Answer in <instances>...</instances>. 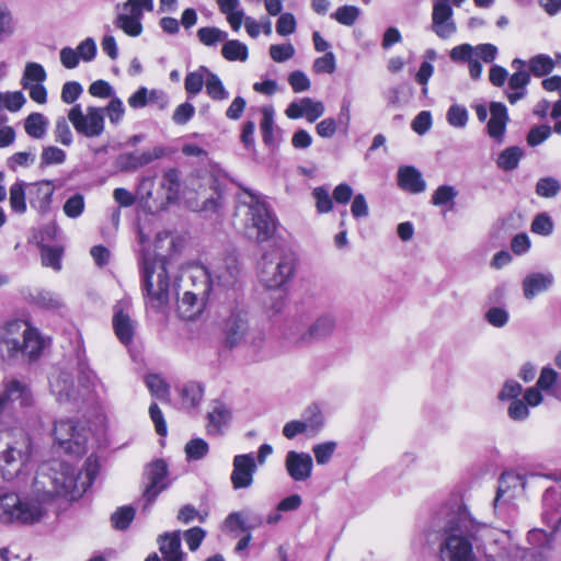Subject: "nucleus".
Returning <instances> with one entry per match:
<instances>
[{
    "label": "nucleus",
    "mask_w": 561,
    "mask_h": 561,
    "mask_svg": "<svg viewBox=\"0 0 561 561\" xmlns=\"http://www.w3.org/2000/svg\"><path fill=\"white\" fill-rule=\"evenodd\" d=\"M55 140L64 146H70L73 141V135L67 118L60 116L56 119L54 129Z\"/></svg>",
    "instance_id": "5fc2aeb1"
},
{
    "label": "nucleus",
    "mask_w": 561,
    "mask_h": 561,
    "mask_svg": "<svg viewBox=\"0 0 561 561\" xmlns=\"http://www.w3.org/2000/svg\"><path fill=\"white\" fill-rule=\"evenodd\" d=\"M559 379L558 373L549 367L541 369L539 378L537 380V387L540 390L554 393V386H557Z\"/></svg>",
    "instance_id": "bf43d9fd"
},
{
    "label": "nucleus",
    "mask_w": 561,
    "mask_h": 561,
    "mask_svg": "<svg viewBox=\"0 0 561 561\" xmlns=\"http://www.w3.org/2000/svg\"><path fill=\"white\" fill-rule=\"evenodd\" d=\"M165 265L163 254L144 252L141 272L147 304L157 310L165 308L173 296V287Z\"/></svg>",
    "instance_id": "20e7f679"
},
{
    "label": "nucleus",
    "mask_w": 561,
    "mask_h": 561,
    "mask_svg": "<svg viewBox=\"0 0 561 561\" xmlns=\"http://www.w3.org/2000/svg\"><path fill=\"white\" fill-rule=\"evenodd\" d=\"M450 4L451 0H433L432 31L442 39L451 37L457 31Z\"/></svg>",
    "instance_id": "4468645a"
},
{
    "label": "nucleus",
    "mask_w": 561,
    "mask_h": 561,
    "mask_svg": "<svg viewBox=\"0 0 561 561\" xmlns=\"http://www.w3.org/2000/svg\"><path fill=\"white\" fill-rule=\"evenodd\" d=\"M205 88L207 95L215 101H225L229 96V93L220 78L210 70L208 72Z\"/></svg>",
    "instance_id": "79ce46f5"
},
{
    "label": "nucleus",
    "mask_w": 561,
    "mask_h": 561,
    "mask_svg": "<svg viewBox=\"0 0 561 561\" xmlns=\"http://www.w3.org/2000/svg\"><path fill=\"white\" fill-rule=\"evenodd\" d=\"M359 16V9L354 5H342L333 14V18L343 25L352 26Z\"/></svg>",
    "instance_id": "052dcab7"
},
{
    "label": "nucleus",
    "mask_w": 561,
    "mask_h": 561,
    "mask_svg": "<svg viewBox=\"0 0 561 561\" xmlns=\"http://www.w3.org/2000/svg\"><path fill=\"white\" fill-rule=\"evenodd\" d=\"M54 187L49 181H43L33 185L31 194L35 197L31 199L32 207L36 208L39 213H46L49 209Z\"/></svg>",
    "instance_id": "7c9ffc66"
},
{
    "label": "nucleus",
    "mask_w": 561,
    "mask_h": 561,
    "mask_svg": "<svg viewBox=\"0 0 561 561\" xmlns=\"http://www.w3.org/2000/svg\"><path fill=\"white\" fill-rule=\"evenodd\" d=\"M227 343L230 346H234L245 340L249 333L248 320L245 317L241 314L232 316L227 324Z\"/></svg>",
    "instance_id": "c85d7f7f"
},
{
    "label": "nucleus",
    "mask_w": 561,
    "mask_h": 561,
    "mask_svg": "<svg viewBox=\"0 0 561 561\" xmlns=\"http://www.w3.org/2000/svg\"><path fill=\"white\" fill-rule=\"evenodd\" d=\"M248 54V46L238 39L226 41L221 48L222 57L229 61H245Z\"/></svg>",
    "instance_id": "c9c22d12"
},
{
    "label": "nucleus",
    "mask_w": 561,
    "mask_h": 561,
    "mask_svg": "<svg viewBox=\"0 0 561 561\" xmlns=\"http://www.w3.org/2000/svg\"><path fill=\"white\" fill-rule=\"evenodd\" d=\"M497 55V48L493 44H479L471 46L470 44H461L455 46L450 50V59L453 61H469L472 57H480L484 62H492Z\"/></svg>",
    "instance_id": "a211bd4d"
},
{
    "label": "nucleus",
    "mask_w": 561,
    "mask_h": 561,
    "mask_svg": "<svg viewBox=\"0 0 561 561\" xmlns=\"http://www.w3.org/2000/svg\"><path fill=\"white\" fill-rule=\"evenodd\" d=\"M115 25L119 30H122L126 35L131 36V37L139 36L144 31L141 21H139L135 18H131V16L125 14L124 12H119L117 14L116 20H115Z\"/></svg>",
    "instance_id": "a19ab883"
},
{
    "label": "nucleus",
    "mask_w": 561,
    "mask_h": 561,
    "mask_svg": "<svg viewBox=\"0 0 561 561\" xmlns=\"http://www.w3.org/2000/svg\"><path fill=\"white\" fill-rule=\"evenodd\" d=\"M296 49L293 44H273L270 46V56L275 62H285L294 57Z\"/></svg>",
    "instance_id": "13d9d810"
},
{
    "label": "nucleus",
    "mask_w": 561,
    "mask_h": 561,
    "mask_svg": "<svg viewBox=\"0 0 561 561\" xmlns=\"http://www.w3.org/2000/svg\"><path fill=\"white\" fill-rule=\"evenodd\" d=\"M491 118L488 123V134L490 137L502 141L508 121L507 110L503 103L492 102L490 105Z\"/></svg>",
    "instance_id": "412c9836"
},
{
    "label": "nucleus",
    "mask_w": 561,
    "mask_h": 561,
    "mask_svg": "<svg viewBox=\"0 0 561 561\" xmlns=\"http://www.w3.org/2000/svg\"><path fill=\"white\" fill-rule=\"evenodd\" d=\"M209 69L205 66L198 67L195 71L188 72L184 80V88L188 95L198 94L208 77Z\"/></svg>",
    "instance_id": "f704fd0d"
},
{
    "label": "nucleus",
    "mask_w": 561,
    "mask_h": 561,
    "mask_svg": "<svg viewBox=\"0 0 561 561\" xmlns=\"http://www.w3.org/2000/svg\"><path fill=\"white\" fill-rule=\"evenodd\" d=\"M46 79V71L42 65L36 62H28L25 66L24 75L22 78V87L24 88V83L34 84L42 83Z\"/></svg>",
    "instance_id": "603ef678"
},
{
    "label": "nucleus",
    "mask_w": 561,
    "mask_h": 561,
    "mask_svg": "<svg viewBox=\"0 0 561 561\" xmlns=\"http://www.w3.org/2000/svg\"><path fill=\"white\" fill-rule=\"evenodd\" d=\"M153 0H126L122 7V12L139 21H142L144 12L153 11Z\"/></svg>",
    "instance_id": "ea45409f"
},
{
    "label": "nucleus",
    "mask_w": 561,
    "mask_h": 561,
    "mask_svg": "<svg viewBox=\"0 0 561 561\" xmlns=\"http://www.w3.org/2000/svg\"><path fill=\"white\" fill-rule=\"evenodd\" d=\"M553 221L547 213H540L535 216L530 230L531 232L540 236H550L553 231Z\"/></svg>",
    "instance_id": "6e6d98bb"
},
{
    "label": "nucleus",
    "mask_w": 561,
    "mask_h": 561,
    "mask_svg": "<svg viewBox=\"0 0 561 561\" xmlns=\"http://www.w3.org/2000/svg\"><path fill=\"white\" fill-rule=\"evenodd\" d=\"M61 248L43 245L41 249V257L43 265L46 267H51L55 271H59L61 268Z\"/></svg>",
    "instance_id": "09e8293b"
},
{
    "label": "nucleus",
    "mask_w": 561,
    "mask_h": 561,
    "mask_svg": "<svg viewBox=\"0 0 561 561\" xmlns=\"http://www.w3.org/2000/svg\"><path fill=\"white\" fill-rule=\"evenodd\" d=\"M231 483L236 490L250 488L256 471L253 454L237 455L232 461Z\"/></svg>",
    "instance_id": "2eb2a0df"
},
{
    "label": "nucleus",
    "mask_w": 561,
    "mask_h": 561,
    "mask_svg": "<svg viewBox=\"0 0 561 561\" xmlns=\"http://www.w3.org/2000/svg\"><path fill=\"white\" fill-rule=\"evenodd\" d=\"M398 185L412 194L422 193L426 188L422 173L414 167H401L399 169Z\"/></svg>",
    "instance_id": "5701e85b"
},
{
    "label": "nucleus",
    "mask_w": 561,
    "mask_h": 561,
    "mask_svg": "<svg viewBox=\"0 0 561 561\" xmlns=\"http://www.w3.org/2000/svg\"><path fill=\"white\" fill-rule=\"evenodd\" d=\"M458 196V191L453 185H440L432 194L431 202L434 206L449 205L453 208L454 201Z\"/></svg>",
    "instance_id": "37998d69"
},
{
    "label": "nucleus",
    "mask_w": 561,
    "mask_h": 561,
    "mask_svg": "<svg viewBox=\"0 0 561 561\" xmlns=\"http://www.w3.org/2000/svg\"><path fill=\"white\" fill-rule=\"evenodd\" d=\"M87 469V479L79 482V473L70 465L53 460L43 463L32 484V499H21L16 493L0 495V522L32 524L38 522L44 515V504L49 503L56 496H65L75 500L91 484L90 469Z\"/></svg>",
    "instance_id": "f257e3e1"
},
{
    "label": "nucleus",
    "mask_w": 561,
    "mask_h": 561,
    "mask_svg": "<svg viewBox=\"0 0 561 561\" xmlns=\"http://www.w3.org/2000/svg\"><path fill=\"white\" fill-rule=\"evenodd\" d=\"M35 304L42 309L54 312L60 311L65 308L62 297L49 290L39 291L35 297Z\"/></svg>",
    "instance_id": "e433bc0d"
},
{
    "label": "nucleus",
    "mask_w": 561,
    "mask_h": 561,
    "mask_svg": "<svg viewBox=\"0 0 561 561\" xmlns=\"http://www.w3.org/2000/svg\"><path fill=\"white\" fill-rule=\"evenodd\" d=\"M228 34L213 26L201 27L197 31V37L202 44L205 46H216L218 43L227 39Z\"/></svg>",
    "instance_id": "49530a36"
},
{
    "label": "nucleus",
    "mask_w": 561,
    "mask_h": 561,
    "mask_svg": "<svg viewBox=\"0 0 561 561\" xmlns=\"http://www.w3.org/2000/svg\"><path fill=\"white\" fill-rule=\"evenodd\" d=\"M9 201L13 211L18 214H24L26 211L24 182L19 181L11 185Z\"/></svg>",
    "instance_id": "c03bdc74"
},
{
    "label": "nucleus",
    "mask_w": 561,
    "mask_h": 561,
    "mask_svg": "<svg viewBox=\"0 0 561 561\" xmlns=\"http://www.w3.org/2000/svg\"><path fill=\"white\" fill-rule=\"evenodd\" d=\"M205 299L185 291L178 302V313L184 320L195 319L203 310Z\"/></svg>",
    "instance_id": "cd10ccee"
},
{
    "label": "nucleus",
    "mask_w": 561,
    "mask_h": 561,
    "mask_svg": "<svg viewBox=\"0 0 561 561\" xmlns=\"http://www.w3.org/2000/svg\"><path fill=\"white\" fill-rule=\"evenodd\" d=\"M206 432L209 435L220 436L229 426L232 419L231 409L221 401H213L206 415Z\"/></svg>",
    "instance_id": "6ab92c4d"
},
{
    "label": "nucleus",
    "mask_w": 561,
    "mask_h": 561,
    "mask_svg": "<svg viewBox=\"0 0 561 561\" xmlns=\"http://www.w3.org/2000/svg\"><path fill=\"white\" fill-rule=\"evenodd\" d=\"M296 256L284 244H274L259 263V279L267 289H280L294 276Z\"/></svg>",
    "instance_id": "39448f33"
},
{
    "label": "nucleus",
    "mask_w": 561,
    "mask_h": 561,
    "mask_svg": "<svg viewBox=\"0 0 561 561\" xmlns=\"http://www.w3.org/2000/svg\"><path fill=\"white\" fill-rule=\"evenodd\" d=\"M55 440L64 453L82 456L87 451L88 431L73 420H59L54 426Z\"/></svg>",
    "instance_id": "1a4fd4ad"
},
{
    "label": "nucleus",
    "mask_w": 561,
    "mask_h": 561,
    "mask_svg": "<svg viewBox=\"0 0 561 561\" xmlns=\"http://www.w3.org/2000/svg\"><path fill=\"white\" fill-rule=\"evenodd\" d=\"M44 340L37 329L24 320H11L0 328V356L4 359L37 358Z\"/></svg>",
    "instance_id": "7ed1b4c3"
},
{
    "label": "nucleus",
    "mask_w": 561,
    "mask_h": 561,
    "mask_svg": "<svg viewBox=\"0 0 561 561\" xmlns=\"http://www.w3.org/2000/svg\"><path fill=\"white\" fill-rule=\"evenodd\" d=\"M116 167L119 171L131 172L139 168L145 167L142 164L141 154L139 151L123 153L116 159Z\"/></svg>",
    "instance_id": "de8ad7c7"
},
{
    "label": "nucleus",
    "mask_w": 561,
    "mask_h": 561,
    "mask_svg": "<svg viewBox=\"0 0 561 561\" xmlns=\"http://www.w3.org/2000/svg\"><path fill=\"white\" fill-rule=\"evenodd\" d=\"M304 427H306L307 437H316L324 427L325 420L321 409L311 404L304 411L301 419Z\"/></svg>",
    "instance_id": "bb28decb"
},
{
    "label": "nucleus",
    "mask_w": 561,
    "mask_h": 561,
    "mask_svg": "<svg viewBox=\"0 0 561 561\" xmlns=\"http://www.w3.org/2000/svg\"><path fill=\"white\" fill-rule=\"evenodd\" d=\"M559 191L560 183L553 178H542L536 185V193L546 198L554 197Z\"/></svg>",
    "instance_id": "0e129e2a"
},
{
    "label": "nucleus",
    "mask_w": 561,
    "mask_h": 561,
    "mask_svg": "<svg viewBox=\"0 0 561 561\" xmlns=\"http://www.w3.org/2000/svg\"><path fill=\"white\" fill-rule=\"evenodd\" d=\"M325 112L323 102L311 98H301L291 102L285 110V114L290 119L305 117L309 123L316 122Z\"/></svg>",
    "instance_id": "f3484780"
},
{
    "label": "nucleus",
    "mask_w": 561,
    "mask_h": 561,
    "mask_svg": "<svg viewBox=\"0 0 561 561\" xmlns=\"http://www.w3.org/2000/svg\"><path fill=\"white\" fill-rule=\"evenodd\" d=\"M48 127V119L42 113L30 114L24 122L26 134L34 139L45 137Z\"/></svg>",
    "instance_id": "72a5a7b5"
},
{
    "label": "nucleus",
    "mask_w": 561,
    "mask_h": 561,
    "mask_svg": "<svg viewBox=\"0 0 561 561\" xmlns=\"http://www.w3.org/2000/svg\"><path fill=\"white\" fill-rule=\"evenodd\" d=\"M66 160V152L56 147V146H47L44 147L41 153V164L42 165H53V164H61Z\"/></svg>",
    "instance_id": "4d7b16f0"
},
{
    "label": "nucleus",
    "mask_w": 561,
    "mask_h": 561,
    "mask_svg": "<svg viewBox=\"0 0 561 561\" xmlns=\"http://www.w3.org/2000/svg\"><path fill=\"white\" fill-rule=\"evenodd\" d=\"M158 543L164 561H184L185 553L181 549L180 531L159 536Z\"/></svg>",
    "instance_id": "4be33fe9"
},
{
    "label": "nucleus",
    "mask_w": 561,
    "mask_h": 561,
    "mask_svg": "<svg viewBox=\"0 0 561 561\" xmlns=\"http://www.w3.org/2000/svg\"><path fill=\"white\" fill-rule=\"evenodd\" d=\"M522 157L523 150L519 147L506 148L497 158V167L505 171L514 170L517 168Z\"/></svg>",
    "instance_id": "a18cd8bd"
},
{
    "label": "nucleus",
    "mask_w": 561,
    "mask_h": 561,
    "mask_svg": "<svg viewBox=\"0 0 561 561\" xmlns=\"http://www.w3.org/2000/svg\"><path fill=\"white\" fill-rule=\"evenodd\" d=\"M208 271L213 284L219 287L231 288L239 282L240 266L238 259L232 254L216 259Z\"/></svg>",
    "instance_id": "f8f14e48"
},
{
    "label": "nucleus",
    "mask_w": 561,
    "mask_h": 561,
    "mask_svg": "<svg viewBox=\"0 0 561 561\" xmlns=\"http://www.w3.org/2000/svg\"><path fill=\"white\" fill-rule=\"evenodd\" d=\"M185 453L188 459H202L208 453V444L202 438L191 439L185 445Z\"/></svg>",
    "instance_id": "338daca9"
},
{
    "label": "nucleus",
    "mask_w": 561,
    "mask_h": 561,
    "mask_svg": "<svg viewBox=\"0 0 561 561\" xmlns=\"http://www.w3.org/2000/svg\"><path fill=\"white\" fill-rule=\"evenodd\" d=\"M15 31V23L8 5L0 0V41L11 36Z\"/></svg>",
    "instance_id": "8fccbe9b"
},
{
    "label": "nucleus",
    "mask_w": 561,
    "mask_h": 561,
    "mask_svg": "<svg viewBox=\"0 0 561 561\" xmlns=\"http://www.w3.org/2000/svg\"><path fill=\"white\" fill-rule=\"evenodd\" d=\"M334 316L324 313L318 317L307 329L300 330L295 335V344L309 345L329 337L335 329Z\"/></svg>",
    "instance_id": "ddd939ff"
},
{
    "label": "nucleus",
    "mask_w": 561,
    "mask_h": 561,
    "mask_svg": "<svg viewBox=\"0 0 561 561\" xmlns=\"http://www.w3.org/2000/svg\"><path fill=\"white\" fill-rule=\"evenodd\" d=\"M190 279L192 282V289L187 291L196 294L197 297L207 299L210 293V288L214 285L208 268L203 266L195 267L190 273Z\"/></svg>",
    "instance_id": "a878e982"
},
{
    "label": "nucleus",
    "mask_w": 561,
    "mask_h": 561,
    "mask_svg": "<svg viewBox=\"0 0 561 561\" xmlns=\"http://www.w3.org/2000/svg\"><path fill=\"white\" fill-rule=\"evenodd\" d=\"M146 385L153 397L162 402H169L170 387L160 375H148L146 377Z\"/></svg>",
    "instance_id": "4c0bfd02"
},
{
    "label": "nucleus",
    "mask_w": 561,
    "mask_h": 561,
    "mask_svg": "<svg viewBox=\"0 0 561 561\" xmlns=\"http://www.w3.org/2000/svg\"><path fill=\"white\" fill-rule=\"evenodd\" d=\"M312 195L316 199V208L318 213L327 214L333 209L332 197L327 188L318 186L313 190Z\"/></svg>",
    "instance_id": "680f3d73"
},
{
    "label": "nucleus",
    "mask_w": 561,
    "mask_h": 561,
    "mask_svg": "<svg viewBox=\"0 0 561 561\" xmlns=\"http://www.w3.org/2000/svg\"><path fill=\"white\" fill-rule=\"evenodd\" d=\"M180 396L181 404L184 409H195L203 400L204 389L197 382H187L182 387Z\"/></svg>",
    "instance_id": "473e14b6"
},
{
    "label": "nucleus",
    "mask_w": 561,
    "mask_h": 561,
    "mask_svg": "<svg viewBox=\"0 0 561 561\" xmlns=\"http://www.w3.org/2000/svg\"><path fill=\"white\" fill-rule=\"evenodd\" d=\"M554 282L551 273H531L523 280V293L530 300L537 295L548 290Z\"/></svg>",
    "instance_id": "aec40b11"
},
{
    "label": "nucleus",
    "mask_w": 561,
    "mask_h": 561,
    "mask_svg": "<svg viewBox=\"0 0 561 561\" xmlns=\"http://www.w3.org/2000/svg\"><path fill=\"white\" fill-rule=\"evenodd\" d=\"M49 383L51 392L60 402L69 399L75 389L73 379L71 375L66 371L54 374Z\"/></svg>",
    "instance_id": "c756f323"
},
{
    "label": "nucleus",
    "mask_w": 561,
    "mask_h": 561,
    "mask_svg": "<svg viewBox=\"0 0 561 561\" xmlns=\"http://www.w3.org/2000/svg\"><path fill=\"white\" fill-rule=\"evenodd\" d=\"M530 81V75L527 70L515 71L508 78V90L505 92L511 104L517 103L527 95V85Z\"/></svg>",
    "instance_id": "393cba45"
},
{
    "label": "nucleus",
    "mask_w": 561,
    "mask_h": 561,
    "mask_svg": "<svg viewBox=\"0 0 561 561\" xmlns=\"http://www.w3.org/2000/svg\"><path fill=\"white\" fill-rule=\"evenodd\" d=\"M135 517V510L130 506L118 508L112 515V523L116 529H126Z\"/></svg>",
    "instance_id": "69168bd1"
},
{
    "label": "nucleus",
    "mask_w": 561,
    "mask_h": 561,
    "mask_svg": "<svg viewBox=\"0 0 561 561\" xmlns=\"http://www.w3.org/2000/svg\"><path fill=\"white\" fill-rule=\"evenodd\" d=\"M67 118L78 134L88 138L99 137L105 129L102 107L88 106L83 110L80 104H76L68 111Z\"/></svg>",
    "instance_id": "9d476101"
},
{
    "label": "nucleus",
    "mask_w": 561,
    "mask_h": 561,
    "mask_svg": "<svg viewBox=\"0 0 561 561\" xmlns=\"http://www.w3.org/2000/svg\"><path fill=\"white\" fill-rule=\"evenodd\" d=\"M32 454L30 435L20 427L0 432V468L5 479L16 476Z\"/></svg>",
    "instance_id": "423d86ee"
},
{
    "label": "nucleus",
    "mask_w": 561,
    "mask_h": 561,
    "mask_svg": "<svg viewBox=\"0 0 561 561\" xmlns=\"http://www.w3.org/2000/svg\"><path fill=\"white\" fill-rule=\"evenodd\" d=\"M103 110L106 112L110 123L114 125L119 124L125 114L123 101L117 96L112 98Z\"/></svg>",
    "instance_id": "e2e57ef3"
},
{
    "label": "nucleus",
    "mask_w": 561,
    "mask_h": 561,
    "mask_svg": "<svg viewBox=\"0 0 561 561\" xmlns=\"http://www.w3.org/2000/svg\"><path fill=\"white\" fill-rule=\"evenodd\" d=\"M34 397L30 385L16 377H7L1 382L0 422L15 417L16 413L31 407Z\"/></svg>",
    "instance_id": "6e6552de"
},
{
    "label": "nucleus",
    "mask_w": 561,
    "mask_h": 561,
    "mask_svg": "<svg viewBox=\"0 0 561 561\" xmlns=\"http://www.w3.org/2000/svg\"><path fill=\"white\" fill-rule=\"evenodd\" d=\"M527 65L535 77H543L554 69L556 61L548 55L539 54L531 57Z\"/></svg>",
    "instance_id": "58836bf2"
},
{
    "label": "nucleus",
    "mask_w": 561,
    "mask_h": 561,
    "mask_svg": "<svg viewBox=\"0 0 561 561\" xmlns=\"http://www.w3.org/2000/svg\"><path fill=\"white\" fill-rule=\"evenodd\" d=\"M285 469L294 481L305 482L312 476V457L307 453L290 450L285 457Z\"/></svg>",
    "instance_id": "dca6fc26"
},
{
    "label": "nucleus",
    "mask_w": 561,
    "mask_h": 561,
    "mask_svg": "<svg viewBox=\"0 0 561 561\" xmlns=\"http://www.w3.org/2000/svg\"><path fill=\"white\" fill-rule=\"evenodd\" d=\"M168 467L163 460H156L149 463L144 473V497L147 505H150L157 496L169 485Z\"/></svg>",
    "instance_id": "9b49d317"
},
{
    "label": "nucleus",
    "mask_w": 561,
    "mask_h": 561,
    "mask_svg": "<svg viewBox=\"0 0 561 561\" xmlns=\"http://www.w3.org/2000/svg\"><path fill=\"white\" fill-rule=\"evenodd\" d=\"M493 530L478 523L468 512L460 511L444 528L442 553L449 561H477L476 551H481Z\"/></svg>",
    "instance_id": "f03ea898"
},
{
    "label": "nucleus",
    "mask_w": 561,
    "mask_h": 561,
    "mask_svg": "<svg viewBox=\"0 0 561 561\" xmlns=\"http://www.w3.org/2000/svg\"><path fill=\"white\" fill-rule=\"evenodd\" d=\"M113 328L121 343L125 345L131 343L136 330V322L128 313L116 308L113 316Z\"/></svg>",
    "instance_id": "b1692460"
},
{
    "label": "nucleus",
    "mask_w": 561,
    "mask_h": 561,
    "mask_svg": "<svg viewBox=\"0 0 561 561\" xmlns=\"http://www.w3.org/2000/svg\"><path fill=\"white\" fill-rule=\"evenodd\" d=\"M239 210L243 217V228L248 238L257 242L271 239L276 231V221L265 202L256 194L245 191Z\"/></svg>",
    "instance_id": "0eeeda50"
},
{
    "label": "nucleus",
    "mask_w": 561,
    "mask_h": 561,
    "mask_svg": "<svg viewBox=\"0 0 561 561\" xmlns=\"http://www.w3.org/2000/svg\"><path fill=\"white\" fill-rule=\"evenodd\" d=\"M447 121L451 126L462 128L467 125L468 112L461 105H451L447 112Z\"/></svg>",
    "instance_id": "774afa93"
},
{
    "label": "nucleus",
    "mask_w": 561,
    "mask_h": 561,
    "mask_svg": "<svg viewBox=\"0 0 561 561\" xmlns=\"http://www.w3.org/2000/svg\"><path fill=\"white\" fill-rule=\"evenodd\" d=\"M336 446L337 444L333 440L316 444L312 447V453L317 463L320 466L327 465L333 457Z\"/></svg>",
    "instance_id": "3c124183"
},
{
    "label": "nucleus",
    "mask_w": 561,
    "mask_h": 561,
    "mask_svg": "<svg viewBox=\"0 0 561 561\" xmlns=\"http://www.w3.org/2000/svg\"><path fill=\"white\" fill-rule=\"evenodd\" d=\"M162 188L167 190V201H172L176 197L180 187L179 172L175 169H170L164 172L161 182Z\"/></svg>",
    "instance_id": "864d4df0"
},
{
    "label": "nucleus",
    "mask_w": 561,
    "mask_h": 561,
    "mask_svg": "<svg viewBox=\"0 0 561 561\" xmlns=\"http://www.w3.org/2000/svg\"><path fill=\"white\" fill-rule=\"evenodd\" d=\"M217 4L233 31H239L244 19V12L240 9L239 0H217Z\"/></svg>",
    "instance_id": "2f4dec72"
}]
</instances>
